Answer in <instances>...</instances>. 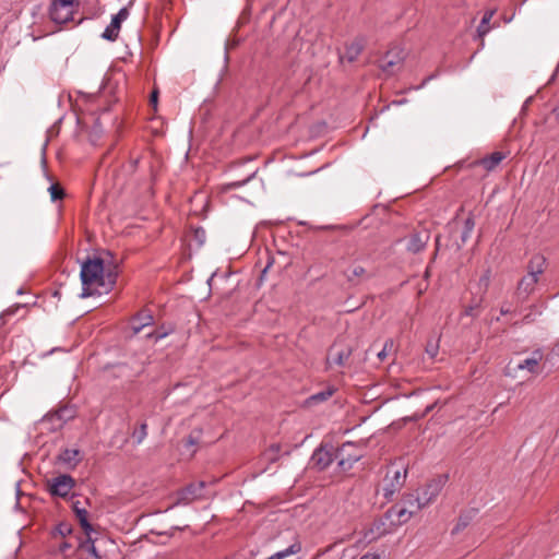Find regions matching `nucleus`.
Instances as JSON below:
<instances>
[{
  "label": "nucleus",
  "mask_w": 559,
  "mask_h": 559,
  "mask_svg": "<svg viewBox=\"0 0 559 559\" xmlns=\"http://www.w3.org/2000/svg\"><path fill=\"white\" fill-rule=\"evenodd\" d=\"M362 457V452L355 442L343 443L335 452V460L341 471H348Z\"/></svg>",
  "instance_id": "nucleus-4"
},
{
  "label": "nucleus",
  "mask_w": 559,
  "mask_h": 559,
  "mask_svg": "<svg viewBox=\"0 0 559 559\" xmlns=\"http://www.w3.org/2000/svg\"><path fill=\"white\" fill-rule=\"evenodd\" d=\"M311 460L313 465L322 471L332 464L335 460V453H332L325 448H319L313 452Z\"/></svg>",
  "instance_id": "nucleus-14"
},
{
  "label": "nucleus",
  "mask_w": 559,
  "mask_h": 559,
  "mask_svg": "<svg viewBox=\"0 0 559 559\" xmlns=\"http://www.w3.org/2000/svg\"><path fill=\"white\" fill-rule=\"evenodd\" d=\"M448 479L447 475H440L428 481L416 495L421 499V504L429 506L441 492Z\"/></svg>",
  "instance_id": "nucleus-7"
},
{
  "label": "nucleus",
  "mask_w": 559,
  "mask_h": 559,
  "mask_svg": "<svg viewBox=\"0 0 559 559\" xmlns=\"http://www.w3.org/2000/svg\"><path fill=\"white\" fill-rule=\"evenodd\" d=\"M67 412V409H61L57 413L58 417L59 418H62L63 417V414Z\"/></svg>",
  "instance_id": "nucleus-46"
},
{
  "label": "nucleus",
  "mask_w": 559,
  "mask_h": 559,
  "mask_svg": "<svg viewBox=\"0 0 559 559\" xmlns=\"http://www.w3.org/2000/svg\"><path fill=\"white\" fill-rule=\"evenodd\" d=\"M402 504L412 511V514H416L426 507L425 504H421V499L417 497L416 493L406 495L402 500Z\"/></svg>",
  "instance_id": "nucleus-22"
},
{
  "label": "nucleus",
  "mask_w": 559,
  "mask_h": 559,
  "mask_svg": "<svg viewBox=\"0 0 559 559\" xmlns=\"http://www.w3.org/2000/svg\"><path fill=\"white\" fill-rule=\"evenodd\" d=\"M476 307L474 306H468L465 310H464V314L465 316H475L474 311H475Z\"/></svg>",
  "instance_id": "nucleus-42"
},
{
  "label": "nucleus",
  "mask_w": 559,
  "mask_h": 559,
  "mask_svg": "<svg viewBox=\"0 0 559 559\" xmlns=\"http://www.w3.org/2000/svg\"><path fill=\"white\" fill-rule=\"evenodd\" d=\"M72 509H73V511H74V513L76 515V519H78L82 530L86 534L88 540H91V533L94 530H93L92 524L88 521V512L86 511L85 508L80 507V501L73 502Z\"/></svg>",
  "instance_id": "nucleus-16"
},
{
  "label": "nucleus",
  "mask_w": 559,
  "mask_h": 559,
  "mask_svg": "<svg viewBox=\"0 0 559 559\" xmlns=\"http://www.w3.org/2000/svg\"><path fill=\"white\" fill-rule=\"evenodd\" d=\"M252 176H249L247 179L242 180V181H239V182H233L230 183V187L233 188H238V187H241L243 186L245 183H247L250 179H251Z\"/></svg>",
  "instance_id": "nucleus-41"
},
{
  "label": "nucleus",
  "mask_w": 559,
  "mask_h": 559,
  "mask_svg": "<svg viewBox=\"0 0 559 559\" xmlns=\"http://www.w3.org/2000/svg\"><path fill=\"white\" fill-rule=\"evenodd\" d=\"M71 548V545L67 542H62L60 545H59V551L61 554H67V551Z\"/></svg>",
  "instance_id": "nucleus-38"
},
{
  "label": "nucleus",
  "mask_w": 559,
  "mask_h": 559,
  "mask_svg": "<svg viewBox=\"0 0 559 559\" xmlns=\"http://www.w3.org/2000/svg\"><path fill=\"white\" fill-rule=\"evenodd\" d=\"M538 283V277L534 275L526 274L523 276L516 286V296L518 298L525 300L535 289L536 284Z\"/></svg>",
  "instance_id": "nucleus-12"
},
{
  "label": "nucleus",
  "mask_w": 559,
  "mask_h": 559,
  "mask_svg": "<svg viewBox=\"0 0 559 559\" xmlns=\"http://www.w3.org/2000/svg\"><path fill=\"white\" fill-rule=\"evenodd\" d=\"M533 321H534V319L532 318V316H531V314H526V316L523 318V322H524V323H531V322H533Z\"/></svg>",
  "instance_id": "nucleus-43"
},
{
  "label": "nucleus",
  "mask_w": 559,
  "mask_h": 559,
  "mask_svg": "<svg viewBox=\"0 0 559 559\" xmlns=\"http://www.w3.org/2000/svg\"><path fill=\"white\" fill-rule=\"evenodd\" d=\"M426 350L430 355V357L432 358V357H435L437 355L438 347L433 346V345H429Z\"/></svg>",
  "instance_id": "nucleus-39"
},
{
  "label": "nucleus",
  "mask_w": 559,
  "mask_h": 559,
  "mask_svg": "<svg viewBox=\"0 0 559 559\" xmlns=\"http://www.w3.org/2000/svg\"><path fill=\"white\" fill-rule=\"evenodd\" d=\"M333 393H334V389L329 388V389H326L324 391H321V392H318L316 394L310 395L307 399L306 403L308 405H314V404L324 402L328 399H330L333 395Z\"/></svg>",
  "instance_id": "nucleus-24"
},
{
  "label": "nucleus",
  "mask_w": 559,
  "mask_h": 559,
  "mask_svg": "<svg viewBox=\"0 0 559 559\" xmlns=\"http://www.w3.org/2000/svg\"><path fill=\"white\" fill-rule=\"evenodd\" d=\"M153 323V316L146 311L138 313L132 321L134 333H139L143 328Z\"/></svg>",
  "instance_id": "nucleus-21"
},
{
  "label": "nucleus",
  "mask_w": 559,
  "mask_h": 559,
  "mask_svg": "<svg viewBox=\"0 0 559 559\" xmlns=\"http://www.w3.org/2000/svg\"><path fill=\"white\" fill-rule=\"evenodd\" d=\"M404 59V51L401 48L394 47L390 49L380 60L379 67L381 70L400 66Z\"/></svg>",
  "instance_id": "nucleus-13"
},
{
  "label": "nucleus",
  "mask_w": 559,
  "mask_h": 559,
  "mask_svg": "<svg viewBox=\"0 0 559 559\" xmlns=\"http://www.w3.org/2000/svg\"><path fill=\"white\" fill-rule=\"evenodd\" d=\"M168 333L167 332H159V331H156L152 334H148L150 337H154L155 341H158V340H162L163 337H165Z\"/></svg>",
  "instance_id": "nucleus-37"
},
{
  "label": "nucleus",
  "mask_w": 559,
  "mask_h": 559,
  "mask_svg": "<svg viewBox=\"0 0 559 559\" xmlns=\"http://www.w3.org/2000/svg\"><path fill=\"white\" fill-rule=\"evenodd\" d=\"M495 14V11H487L485 12L478 27L477 33L479 37H484L488 32L490 31L489 23Z\"/></svg>",
  "instance_id": "nucleus-25"
},
{
  "label": "nucleus",
  "mask_w": 559,
  "mask_h": 559,
  "mask_svg": "<svg viewBox=\"0 0 559 559\" xmlns=\"http://www.w3.org/2000/svg\"><path fill=\"white\" fill-rule=\"evenodd\" d=\"M509 312H510V310L508 308L501 307V309H500L501 314L504 316V314H508Z\"/></svg>",
  "instance_id": "nucleus-45"
},
{
  "label": "nucleus",
  "mask_w": 559,
  "mask_h": 559,
  "mask_svg": "<svg viewBox=\"0 0 559 559\" xmlns=\"http://www.w3.org/2000/svg\"><path fill=\"white\" fill-rule=\"evenodd\" d=\"M206 487V483L201 480L198 483H192L182 488L177 492V504H189L197 500L205 499L206 496L204 493V489Z\"/></svg>",
  "instance_id": "nucleus-6"
},
{
  "label": "nucleus",
  "mask_w": 559,
  "mask_h": 559,
  "mask_svg": "<svg viewBox=\"0 0 559 559\" xmlns=\"http://www.w3.org/2000/svg\"><path fill=\"white\" fill-rule=\"evenodd\" d=\"M546 266V258L542 254L533 255L527 263V274L539 277L544 273Z\"/></svg>",
  "instance_id": "nucleus-19"
},
{
  "label": "nucleus",
  "mask_w": 559,
  "mask_h": 559,
  "mask_svg": "<svg viewBox=\"0 0 559 559\" xmlns=\"http://www.w3.org/2000/svg\"><path fill=\"white\" fill-rule=\"evenodd\" d=\"M506 154L502 152H493L479 160V164L488 171L493 170L503 159Z\"/></svg>",
  "instance_id": "nucleus-20"
},
{
  "label": "nucleus",
  "mask_w": 559,
  "mask_h": 559,
  "mask_svg": "<svg viewBox=\"0 0 559 559\" xmlns=\"http://www.w3.org/2000/svg\"><path fill=\"white\" fill-rule=\"evenodd\" d=\"M490 277L491 272L490 270H486L484 274L479 277L478 285L483 289V292H486L490 284Z\"/></svg>",
  "instance_id": "nucleus-30"
},
{
  "label": "nucleus",
  "mask_w": 559,
  "mask_h": 559,
  "mask_svg": "<svg viewBox=\"0 0 559 559\" xmlns=\"http://www.w3.org/2000/svg\"><path fill=\"white\" fill-rule=\"evenodd\" d=\"M194 236H195V238L199 240V243H200V245H202V243H203V241H204V237H205V231H204V229H202V228H197V229L194 230Z\"/></svg>",
  "instance_id": "nucleus-36"
},
{
  "label": "nucleus",
  "mask_w": 559,
  "mask_h": 559,
  "mask_svg": "<svg viewBox=\"0 0 559 559\" xmlns=\"http://www.w3.org/2000/svg\"><path fill=\"white\" fill-rule=\"evenodd\" d=\"M82 282V298L93 295H102L109 293L117 281V272L112 270L106 271L105 263L102 258H88L81 265L80 273Z\"/></svg>",
  "instance_id": "nucleus-1"
},
{
  "label": "nucleus",
  "mask_w": 559,
  "mask_h": 559,
  "mask_svg": "<svg viewBox=\"0 0 559 559\" xmlns=\"http://www.w3.org/2000/svg\"><path fill=\"white\" fill-rule=\"evenodd\" d=\"M146 436H147V424L146 423H142L140 425V427L132 432V438L136 444L142 443L143 440L146 438Z\"/></svg>",
  "instance_id": "nucleus-27"
},
{
  "label": "nucleus",
  "mask_w": 559,
  "mask_h": 559,
  "mask_svg": "<svg viewBox=\"0 0 559 559\" xmlns=\"http://www.w3.org/2000/svg\"><path fill=\"white\" fill-rule=\"evenodd\" d=\"M129 16V10L127 7L121 8L117 14L111 19L110 24L105 28L102 37L109 41H115L121 28V23L124 22Z\"/></svg>",
  "instance_id": "nucleus-9"
},
{
  "label": "nucleus",
  "mask_w": 559,
  "mask_h": 559,
  "mask_svg": "<svg viewBox=\"0 0 559 559\" xmlns=\"http://www.w3.org/2000/svg\"><path fill=\"white\" fill-rule=\"evenodd\" d=\"M548 360H554V365L559 367V341L555 344L551 350L548 353Z\"/></svg>",
  "instance_id": "nucleus-31"
},
{
  "label": "nucleus",
  "mask_w": 559,
  "mask_h": 559,
  "mask_svg": "<svg viewBox=\"0 0 559 559\" xmlns=\"http://www.w3.org/2000/svg\"><path fill=\"white\" fill-rule=\"evenodd\" d=\"M429 238L430 236L427 231H416L411 234L409 237L406 238V250L413 254L423 251L426 248Z\"/></svg>",
  "instance_id": "nucleus-11"
},
{
  "label": "nucleus",
  "mask_w": 559,
  "mask_h": 559,
  "mask_svg": "<svg viewBox=\"0 0 559 559\" xmlns=\"http://www.w3.org/2000/svg\"><path fill=\"white\" fill-rule=\"evenodd\" d=\"M393 347V341L392 340H388L385 343H384V346L383 348L378 353V357L380 360H383L385 357H386V350L388 348H392Z\"/></svg>",
  "instance_id": "nucleus-32"
},
{
  "label": "nucleus",
  "mask_w": 559,
  "mask_h": 559,
  "mask_svg": "<svg viewBox=\"0 0 559 559\" xmlns=\"http://www.w3.org/2000/svg\"><path fill=\"white\" fill-rule=\"evenodd\" d=\"M57 460L67 467L74 468L82 461V455L80 450L67 448L58 454Z\"/></svg>",
  "instance_id": "nucleus-15"
},
{
  "label": "nucleus",
  "mask_w": 559,
  "mask_h": 559,
  "mask_svg": "<svg viewBox=\"0 0 559 559\" xmlns=\"http://www.w3.org/2000/svg\"><path fill=\"white\" fill-rule=\"evenodd\" d=\"M365 46L366 38L364 36L356 37L350 44L346 46L345 52L341 55L340 59L342 64H345V60L348 61V63L355 61L364 50Z\"/></svg>",
  "instance_id": "nucleus-10"
},
{
  "label": "nucleus",
  "mask_w": 559,
  "mask_h": 559,
  "mask_svg": "<svg viewBox=\"0 0 559 559\" xmlns=\"http://www.w3.org/2000/svg\"><path fill=\"white\" fill-rule=\"evenodd\" d=\"M521 357L516 362L514 370L522 371L530 376L537 377L544 372L550 373L557 369L554 360H548V354H545L543 347H536L533 350H522Z\"/></svg>",
  "instance_id": "nucleus-2"
},
{
  "label": "nucleus",
  "mask_w": 559,
  "mask_h": 559,
  "mask_svg": "<svg viewBox=\"0 0 559 559\" xmlns=\"http://www.w3.org/2000/svg\"><path fill=\"white\" fill-rule=\"evenodd\" d=\"M350 355H352V349L349 347L338 348L336 345H334L330 349L328 362L343 367L345 365V362L348 360V358L350 357Z\"/></svg>",
  "instance_id": "nucleus-17"
},
{
  "label": "nucleus",
  "mask_w": 559,
  "mask_h": 559,
  "mask_svg": "<svg viewBox=\"0 0 559 559\" xmlns=\"http://www.w3.org/2000/svg\"><path fill=\"white\" fill-rule=\"evenodd\" d=\"M51 201L62 200L64 197V190L59 183H52L48 188Z\"/></svg>",
  "instance_id": "nucleus-28"
},
{
  "label": "nucleus",
  "mask_w": 559,
  "mask_h": 559,
  "mask_svg": "<svg viewBox=\"0 0 559 559\" xmlns=\"http://www.w3.org/2000/svg\"><path fill=\"white\" fill-rule=\"evenodd\" d=\"M367 277V271L359 264H354L347 270V278L354 282L356 278L361 280Z\"/></svg>",
  "instance_id": "nucleus-26"
},
{
  "label": "nucleus",
  "mask_w": 559,
  "mask_h": 559,
  "mask_svg": "<svg viewBox=\"0 0 559 559\" xmlns=\"http://www.w3.org/2000/svg\"><path fill=\"white\" fill-rule=\"evenodd\" d=\"M90 551L92 555H94L96 558H99L97 552H96V549H95V546L92 544L91 548H90Z\"/></svg>",
  "instance_id": "nucleus-44"
},
{
  "label": "nucleus",
  "mask_w": 559,
  "mask_h": 559,
  "mask_svg": "<svg viewBox=\"0 0 559 559\" xmlns=\"http://www.w3.org/2000/svg\"><path fill=\"white\" fill-rule=\"evenodd\" d=\"M413 515L412 511L403 507L402 503L395 504L386 511V516L392 520L396 519L397 524L406 523Z\"/></svg>",
  "instance_id": "nucleus-18"
},
{
  "label": "nucleus",
  "mask_w": 559,
  "mask_h": 559,
  "mask_svg": "<svg viewBox=\"0 0 559 559\" xmlns=\"http://www.w3.org/2000/svg\"><path fill=\"white\" fill-rule=\"evenodd\" d=\"M78 0H53L49 8L50 19L58 24H64L72 20L73 4Z\"/></svg>",
  "instance_id": "nucleus-5"
},
{
  "label": "nucleus",
  "mask_w": 559,
  "mask_h": 559,
  "mask_svg": "<svg viewBox=\"0 0 559 559\" xmlns=\"http://www.w3.org/2000/svg\"><path fill=\"white\" fill-rule=\"evenodd\" d=\"M474 226H475V222H474V219L472 217H468V218L465 219L464 230H463V234H462V240L463 241H466L469 238V236H471V234H472V231L474 229Z\"/></svg>",
  "instance_id": "nucleus-29"
},
{
  "label": "nucleus",
  "mask_w": 559,
  "mask_h": 559,
  "mask_svg": "<svg viewBox=\"0 0 559 559\" xmlns=\"http://www.w3.org/2000/svg\"><path fill=\"white\" fill-rule=\"evenodd\" d=\"M360 559H381L379 555L367 552L360 557Z\"/></svg>",
  "instance_id": "nucleus-40"
},
{
  "label": "nucleus",
  "mask_w": 559,
  "mask_h": 559,
  "mask_svg": "<svg viewBox=\"0 0 559 559\" xmlns=\"http://www.w3.org/2000/svg\"><path fill=\"white\" fill-rule=\"evenodd\" d=\"M271 263H269L264 269H263V273H265L267 271V269L270 267Z\"/></svg>",
  "instance_id": "nucleus-47"
},
{
  "label": "nucleus",
  "mask_w": 559,
  "mask_h": 559,
  "mask_svg": "<svg viewBox=\"0 0 559 559\" xmlns=\"http://www.w3.org/2000/svg\"><path fill=\"white\" fill-rule=\"evenodd\" d=\"M476 511L474 509L464 511L460 514L457 522L452 531L453 534L460 533L466 528L475 516Z\"/></svg>",
  "instance_id": "nucleus-23"
},
{
  "label": "nucleus",
  "mask_w": 559,
  "mask_h": 559,
  "mask_svg": "<svg viewBox=\"0 0 559 559\" xmlns=\"http://www.w3.org/2000/svg\"><path fill=\"white\" fill-rule=\"evenodd\" d=\"M407 468L402 462H393L386 468L383 479V496L392 500L394 495L404 486Z\"/></svg>",
  "instance_id": "nucleus-3"
},
{
  "label": "nucleus",
  "mask_w": 559,
  "mask_h": 559,
  "mask_svg": "<svg viewBox=\"0 0 559 559\" xmlns=\"http://www.w3.org/2000/svg\"><path fill=\"white\" fill-rule=\"evenodd\" d=\"M95 123L99 126V118H96Z\"/></svg>",
  "instance_id": "nucleus-48"
},
{
  "label": "nucleus",
  "mask_w": 559,
  "mask_h": 559,
  "mask_svg": "<svg viewBox=\"0 0 559 559\" xmlns=\"http://www.w3.org/2000/svg\"><path fill=\"white\" fill-rule=\"evenodd\" d=\"M71 527L69 524H66V523H61L58 525V532L60 535L62 536H66L67 534H70L71 533Z\"/></svg>",
  "instance_id": "nucleus-35"
},
{
  "label": "nucleus",
  "mask_w": 559,
  "mask_h": 559,
  "mask_svg": "<svg viewBox=\"0 0 559 559\" xmlns=\"http://www.w3.org/2000/svg\"><path fill=\"white\" fill-rule=\"evenodd\" d=\"M48 484L52 496L66 498L73 489L75 480L72 476L63 474L52 478Z\"/></svg>",
  "instance_id": "nucleus-8"
},
{
  "label": "nucleus",
  "mask_w": 559,
  "mask_h": 559,
  "mask_svg": "<svg viewBox=\"0 0 559 559\" xmlns=\"http://www.w3.org/2000/svg\"><path fill=\"white\" fill-rule=\"evenodd\" d=\"M198 441H199V437L198 436H194L193 432L190 433L188 436V438L186 439V443L185 445L188 448V447H193V445H197L198 444Z\"/></svg>",
  "instance_id": "nucleus-34"
},
{
  "label": "nucleus",
  "mask_w": 559,
  "mask_h": 559,
  "mask_svg": "<svg viewBox=\"0 0 559 559\" xmlns=\"http://www.w3.org/2000/svg\"><path fill=\"white\" fill-rule=\"evenodd\" d=\"M158 94H159V92H158V88H156V87L151 93L150 103L154 109H156V107H157Z\"/></svg>",
  "instance_id": "nucleus-33"
}]
</instances>
